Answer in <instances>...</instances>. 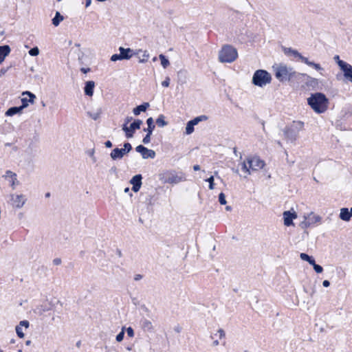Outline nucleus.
I'll return each mask as SVG.
<instances>
[{"instance_id":"nucleus-1","label":"nucleus","mask_w":352,"mask_h":352,"mask_svg":"<svg viewBox=\"0 0 352 352\" xmlns=\"http://www.w3.org/2000/svg\"><path fill=\"white\" fill-rule=\"evenodd\" d=\"M307 103L318 114L324 113L329 106V100L322 93H314L307 98Z\"/></svg>"},{"instance_id":"nucleus-2","label":"nucleus","mask_w":352,"mask_h":352,"mask_svg":"<svg viewBox=\"0 0 352 352\" xmlns=\"http://www.w3.org/2000/svg\"><path fill=\"white\" fill-rule=\"evenodd\" d=\"M242 170L245 173V177L250 175L252 171H257L262 169L265 162L258 157H249L242 164Z\"/></svg>"},{"instance_id":"nucleus-3","label":"nucleus","mask_w":352,"mask_h":352,"mask_svg":"<svg viewBox=\"0 0 352 352\" xmlns=\"http://www.w3.org/2000/svg\"><path fill=\"white\" fill-rule=\"evenodd\" d=\"M238 57V53L234 47L225 45L219 52V60L221 63H232Z\"/></svg>"},{"instance_id":"nucleus-4","label":"nucleus","mask_w":352,"mask_h":352,"mask_svg":"<svg viewBox=\"0 0 352 352\" xmlns=\"http://www.w3.org/2000/svg\"><path fill=\"white\" fill-rule=\"evenodd\" d=\"M276 78L283 82L285 80H289L292 78L296 72L292 68L287 67L285 65L279 64L273 67Z\"/></svg>"},{"instance_id":"nucleus-5","label":"nucleus","mask_w":352,"mask_h":352,"mask_svg":"<svg viewBox=\"0 0 352 352\" xmlns=\"http://www.w3.org/2000/svg\"><path fill=\"white\" fill-rule=\"evenodd\" d=\"M159 179L163 184H176L185 181L186 178L182 175H179L174 170H166L159 174Z\"/></svg>"},{"instance_id":"nucleus-6","label":"nucleus","mask_w":352,"mask_h":352,"mask_svg":"<svg viewBox=\"0 0 352 352\" xmlns=\"http://www.w3.org/2000/svg\"><path fill=\"white\" fill-rule=\"evenodd\" d=\"M271 80L270 74L263 69L256 70L252 77V83L261 87L270 83Z\"/></svg>"},{"instance_id":"nucleus-7","label":"nucleus","mask_w":352,"mask_h":352,"mask_svg":"<svg viewBox=\"0 0 352 352\" xmlns=\"http://www.w3.org/2000/svg\"><path fill=\"white\" fill-rule=\"evenodd\" d=\"M284 52L287 55L292 56L294 58H297L300 60L302 62L305 63L307 65L313 67L317 71H322L323 68L319 63H316L313 61H310L307 58L303 56L301 54H300L297 50H293L292 48H285Z\"/></svg>"},{"instance_id":"nucleus-8","label":"nucleus","mask_w":352,"mask_h":352,"mask_svg":"<svg viewBox=\"0 0 352 352\" xmlns=\"http://www.w3.org/2000/svg\"><path fill=\"white\" fill-rule=\"evenodd\" d=\"M25 195L23 194L12 193L10 195V203L14 208H21L27 201Z\"/></svg>"},{"instance_id":"nucleus-9","label":"nucleus","mask_w":352,"mask_h":352,"mask_svg":"<svg viewBox=\"0 0 352 352\" xmlns=\"http://www.w3.org/2000/svg\"><path fill=\"white\" fill-rule=\"evenodd\" d=\"M208 117L205 115H201L195 118L190 121L188 122L186 126V134L190 135L194 131V126L198 124L200 122L206 121Z\"/></svg>"},{"instance_id":"nucleus-10","label":"nucleus","mask_w":352,"mask_h":352,"mask_svg":"<svg viewBox=\"0 0 352 352\" xmlns=\"http://www.w3.org/2000/svg\"><path fill=\"white\" fill-rule=\"evenodd\" d=\"M142 124V121L140 120H135L129 126H127L126 124H124L122 126V130L125 132L126 138H132L134 131L136 129H139Z\"/></svg>"},{"instance_id":"nucleus-11","label":"nucleus","mask_w":352,"mask_h":352,"mask_svg":"<svg viewBox=\"0 0 352 352\" xmlns=\"http://www.w3.org/2000/svg\"><path fill=\"white\" fill-rule=\"evenodd\" d=\"M338 65L343 72L345 78L352 82V65L343 60L338 61Z\"/></svg>"},{"instance_id":"nucleus-12","label":"nucleus","mask_w":352,"mask_h":352,"mask_svg":"<svg viewBox=\"0 0 352 352\" xmlns=\"http://www.w3.org/2000/svg\"><path fill=\"white\" fill-rule=\"evenodd\" d=\"M284 225L286 226H294L293 220L297 218V213L292 208L289 210L283 212V213Z\"/></svg>"},{"instance_id":"nucleus-13","label":"nucleus","mask_w":352,"mask_h":352,"mask_svg":"<svg viewBox=\"0 0 352 352\" xmlns=\"http://www.w3.org/2000/svg\"><path fill=\"white\" fill-rule=\"evenodd\" d=\"M135 150L142 155L144 159H153L155 157V152L153 150L148 149L142 145L138 146Z\"/></svg>"},{"instance_id":"nucleus-14","label":"nucleus","mask_w":352,"mask_h":352,"mask_svg":"<svg viewBox=\"0 0 352 352\" xmlns=\"http://www.w3.org/2000/svg\"><path fill=\"white\" fill-rule=\"evenodd\" d=\"M142 175H136L130 180V183L133 185L132 190L134 192H138L142 186Z\"/></svg>"},{"instance_id":"nucleus-15","label":"nucleus","mask_w":352,"mask_h":352,"mask_svg":"<svg viewBox=\"0 0 352 352\" xmlns=\"http://www.w3.org/2000/svg\"><path fill=\"white\" fill-rule=\"evenodd\" d=\"M304 219L308 220L309 223L312 226L316 223H319L321 222L322 218L320 216L315 214L314 212H311L307 214L304 215Z\"/></svg>"},{"instance_id":"nucleus-16","label":"nucleus","mask_w":352,"mask_h":352,"mask_svg":"<svg viewBox=\"0 0 352 352\" xmlns=\"http://www.w3.org/2000/svg\"><path fill=\"white\" fill-rule=\"evenodd\" d=\"M126 154L122 148H116L112 150L110 156L113 160H120Z\"/></svg>"},{"instance_id":"nucleus-17","label":"nucleus","mask_w":352,"mask_h":352,"mask_svg":"<svg viewBox=\"0 0 352 352\" xmlns=\"http://www.w3.org/2000/svg\"><path fill=\"white\" fill-rule=\"evenodd\" d=\"M25 94H27L30 97V99L28 100L25 98L21 99L22 105L21 106V107H22L23 109L28 106V102H30V103H34V100L36 98L35 95L30 91H25L23 93V95Z\"/></svg>"},{"instance_id":"nucleus-18","label":"nucleus","mask_w":352,"mask_h":352,"mask_svg":"<svg viewBox=\"0 0 352 352\" xmlns=\"http://www.w3.org/2000/svg\"><path fill=\"white\" fill-rule=\"evenodd\" d=\"M95 88V82L92 80L86 82L85 87L84 88L85 94L86 96H92L94 94V90Z\"/></svg>"},{"instance_id":"nucleus-19","label":"nucleus","mask_w":352,"mask_h":352,"mask_svg":"<svg viewBox=\"0 0 352 352\" xmlns=\"http://www.w3.org/2000/svg\"><path fill=\"white\" fill-rule=\"evenodd\" d=\"M119 51L124 60H129L133 56V50L131 48L120 47Z\"/></svg>"},{"instance_id":"nucleus-20","label":"nucleus","mask_w":352,"mask_h":352,"mask_svg":"<svg viewBox=\"0 0 352 352\" xmlns=\"http://www.w3.org/2000/svg\"><path fill=\"white\" fill-rule=\"evenodd\" d=\"M351 217L352 216H351L348 208H342L340 209V213L339 215V217L340 218V219H342V221H350Z\"/></svg>"},{"instance_id":"nucleus-21","label":"nucleus","mask_w":352,"mask_h":352,"mask_svg":"<svg viewBox=\"0 0 352 352\" xmlns=\"http://www.w3.org/2000/svg\"><path fill=\"white\" fill-rule=\"evenodd\" d=\"M10 48L8 45L0 46V64L4 60L5 58L10 54Z\"/></svg>"},{"instance_id":"nucleus-22","label":"nucleus","mask_w":352,"mask_h":352,"mask_svg":"<svg viewBox=\"0 0 352 352\" xmlns=\"http://www.w3.org/2000/svg\"><path fill=\"white\" fill-rule=\"evenodd\" d=\"M149 107V104L148 102H145L141 105L138 106L137 107L134 108L133 110V113L138 116L140 113V112H144L147 109V108Z\"/></svg>"},{"instance_id":"nucleus-23","label":"nucleus","mask_w":352,"mask_h":352,"mask_svg":"<svg viewBox=\"0 0 352 352\" xmlns=\"http://www.w3.org/2000/svg\"><path fill=\"white\" fill-rule=\"evenodd\" d=\"M142 327L144 331H151L153 329L152 322L147 319H144L142 321Z\"/></svg>"},{"instance_id":"nucleus-24","label":"nucleus","mask_w":352,"mask_h":352,"mask_svg":"<svg viewBox=\"0 0 352 352\" xmlns=\"http://www.w3.org/2000/svg\"><path fill=\"white\" fill-rule=\"evenodd\" d=\"M146 124L148 127L146 129H144V131L148 132V133H152L155 127L153 123V119L152 118H148L146 120Z\"/></svg>"},{"instance_id":"nucleus-25","label":"nucleus","mask_w":352,"mask_h":352,"mask_svg":"<svg viewBox=\"0 0 352 352\" xmlns=\"http://www.w3.org/2000/svg\"><path fill=\"white\" fill-rule=\"evenodd\" d=\"M22 109H23L21 107H11L6 111V115L8 116H14V114H16V113L21 112L22 111Z\"/></svg>"},{"instance_id":"nucleus-26","label":"nucleus","mask_w":352,"mask_h":352,"mask_svg":"<svg viewBox=\"0 0 352 352\" xmlns=\"http://www.w3.org/2000/svg\"><path fill=\"white\" fill-rule=\"evenodd\" d=\"M63 19V16L58 12H56L55 16L52 19V24L56 27Z\"/></svg>"},{"instance_id":"nucleus-27","label":"nucleus","mask_w":352,"mask_h":352,"mask_svg":"<svg viewBox=\"0 0 352 352\" xmlns=\"http://www.w3.org/2000/svg\"><path fill=\"white\" fill-rule=\"evenodd\" d=\"M300 257L302 260L307 261L310 265L314 264V259L305 253H301Z\"/></svg>"},{"instance_id":"nucleus-28","label":"nucleus","mask_w":352,"mask_h":352,"mask_svg":"<svg viewBox=\"0 0 352 352\" xmlns=\"http://www.w3.org/2000/svg\"><path fill=\"white\" fill-rule=\"evenodd\" d=\"M157 124L160 126L163 127L168 124L167 122L164 120V116L163 115H160L156 120Z\"/></svg>"},{"instance_id":"nucleus-29","label":"nucleus","mask_w":352,"mask_h":352,"mask_svg":"<svg viewBox=\"0 0 352 352\" xmlns=\"http://www.w3.org/2000/svg\"><path fill=\"white\" fill-rule=\"evenodd\" d=\"M159 58L160 59L161 64L164 68H166L170 65L169 60L163 54H160L159 56Z\"/></svg>"},{"instance_id":"nucleus-30","label":"nucleus","mask_w":352,"mask_h":352,"mask_svg":"<svg viewBox=\"0 0 352 352\" xmlns=\"http://www.w3.org/2000/svg\"><path fill=\"white\" fill-rule=\"evenodd\" d=\"M8 174L10 175V179H9V182L12 188H14L15 182L16 181V175L15 173H13L11 171H8Z\"/></svg>"},{"instance_id":"nucleus-31","label":"nucleus","mask_w":352,"mask_h":352,"mask_svg":"<svg viewBox=\"0 0 352 352\" xmlns=\"http://www.w3.org/2000/svg\"><path fill=\"white\" fill-rule=\"evenodd\" d=\"M88 116L92 118L93 120H98L100 116V114H101V110H98L97 112H95V113H91V112H88L87 113Z\"/></svg>"},{"instance_id":"nucleus-32","label":"nucleus","mask_w":352,"mask_h":352,"mask_svg":"<svg viewBox=\"0 0 352 352\" xmlns=\"http://www.w3.org/2000/svg\"><path fill=\"white\" fill-rule=\"evenodd\" d=\"M215 336H218L219 340H223L226 338V332L223 329H218Z\"/></svg>"},{"instance_id":"nucleus-33","label":"nucleus","mask_w":352,"mask_h":352,"mask_svg":"<svg viewBox=\"0 0 352 352\" xmlns=\"http://www.w3.org/2000/svg\"><path fill=\"white\" fill-rule=\"evenodd\" d=\"M125 327H122L121 331L116 336V341L120 342L123 340L124 336Z\"/></svg>"},{"instance_id":"nucleus-34","label":"nucleus","mask_w":352,"mask_h":352,"mask_svg":"<svg viewBox=\"0 0 352 352\" xmlns=\"http://www.w3.org/2000/svg\"><path fill=\"white\" fill-rule=\"evenodd\" d=\"M299 226L301 228L305 230L307 228L310 227L311 225L309 223L307 219H304V221H301Z\"/></svg>"},{"instance_id":"nucleus-35","label":"nucleus","mask_w":352,"mask_h":352,"mask_svg":"<svg viewBox=\"0 0 352 352\" xmlns=\"http://www.w3.org/2000/svg\"><path fill=\"white\" fill-rule=\"evenodd\" d=\"M148 58H149L148 53L146 51H144L142 57L140 58L139 62L140 63H145L148 60Z\"/></svg>"},{"instance_id":"nucleus-36","label":"nucleus","mask_w":352,"mask_h":352,"mask_svg":"<svg viewBox=\"0 0 352 352\" xmlns=\"http://www.w3.org/2000/svg\"><path fill=\"white\" fill-rule=\"evenodd\" d=\"M124 60L121 54L120 53L119 54H113L111 56V61H117V60Z\"/></svg>"},{"instance_id":"nucleus-37","label":"nucleus","mask_w":352,"mask_h":352,"mask_svg":"<svg viewBox=\"0 0 352 352\" xmlns=\"http://www.w3.org/2000/svg\"><path fill=\"white\" fill-rule=\"evenodd\" d=\"M38 54L39 50L37 47H33L29 51V54L32 56H36L38 55Z\"/></svg>"},{"instance_id":"nucleus-38","label":"nucleus","mask_w":352,"mask_h":352,"mask_svg":"<svg viewBox=\"0 0 352 352\" xmlns=\"http://www.w3.org/2000/svg\"><path fill=\"white\" fill-rule=\"evenodd\" d=\"M16 333L20 338H23L25 336V334L22 331V329L20 326L16 327Z\"/></svg>"},{"instance_id":"nucleus-39","label":"nucleus","mask_w":352,"mask_h":352,"mask_svg":"<svg viewBox=\"0 0 352 352\" xmlns=\"http://www.w3.org/2000/svg\"><path fill=\"white\" fill-rule=\"evenodd\" d=\"M311 265L313 266V267L316 273H322V272L323 268L320 265H317L315 261H314V264H311Z\"/></svg>"},{"instance_id":"nucleus-40","label":"nucleus","mask_w":352,"mask_h":352,"mask_svg":"<svg viewBox=\"0 0 352 352\" xmlns=\"http://www.w3.org/2000/svg\"><path fill=\"white\" fill-rule=\"evenodd\" d=\"M219 201L221 205L226 204V196L223 192H221L219 195Z\"/></svg>"},{"instance_id":"nucleus-41","label":"nucleus","mask_w":352,"mask_h":352,"mask_svg":"<svg viewBox=\"0 0 352 352\" xmlns=\"http://www.w3.org/2000/svg\"><path fill=\"white\" fill-rule=\"evenodd\" d=\"M206 181L209 183V188L210 190H213L214 189V177L211 176L210 177L207 179Z\"/></svg>"},{"instance_id":"nucleus-42","label":"nucleus","mask_w":352,"mask_h":352,"mask_svg":"<svg viewBox=\"0 0 352 352\" xmlns=\"http://www.w3.org/2000/svg\"><path fill=\"white\" fill-rule=\"evenodd\" d=\"M147 134L146 135V136L143 138V143L145 144H147L150 142L151 141V135L152 133H148V132H146Z\"/></svg>"},{"instance_id":"nucleus-43","label":"nucleus","mask_w":352,"mask_h":352,"mask_svg":"<svg viewBox=\"0 0 352 352\" xmlns=\"http://www.w3.org/2000/svg\"><path fill=\"white\" fill-rule=\"evenodd\" d=\"M131 145L128 142L124 143V148H122V149L124 150V152L126 153H128L131 150Z\"/></svg>"},{"instance_id":"nucleus-44","label":"nucleus","mask_w":352,"mask_h":352,"mask_svg":"<svg viewBox=\"0 0 352 352\" xmlns=\"http://www.w3.org/2000/svg\"><path fill=\"white\" fill-rule=\"evenodd\" d=\"M126 333L130 338H133L134 336V331L131 327L126 329Z\"/></svg>"},{"instance_id":"nucleus-45","label":"nucleus","mask_w":352,"mask_h":352,"mask_svg":"<svg viewBox=\"0 0 352 352\" xmlns=\"http://www.w3.org/2000/svg\"><path fill=\"white\" fill-rule=\"evenodd\" d=\"M170 85V78L166 77V79L162 82V85L165 87H168Z\"/></svg>"},{"instance_id":"nucleus-46","label":"nucleus","mask_w":352,"mask_h":352,"mask_svg":"<svg viewBox=\"0 0 352 352\" xmlns=\"http://www.w3.org/2000/svg\"><path fill=\"white\" fill-rule=\"evenodd\" d=\"M21 327H25V328H28L29 327V322L27 321V320H22L19 322V325Z\"/></svg>"},{"instance_id":"nucleus-47","label":"nucleus","mask_w":352,"mask_h":352,"mask_svg":"<svg viewBox=\"0 0 352 352\" xmlns=\"http://www.w3.org/2000/svg\"><path fill=\"white\" fill-rule=\"evenodd\" d=\"M219 345V340H214L212 342V346L214 347L218 346Z\"/></svg>"},{"instance_id":"nucleus-48","label":"nucleus","mask_w":352,"mask_h":352,"mask_svg":"<svg viewBox=\"0 0 352 352\" xmlns=\"http://www.w3.org/2000/svg\"><path fill=\"white\" fill-rule=\"evenodd\" d=\"M322 285L325 287H327L330 285V283L329 280H324L323 282H322Z\"/></svg>"},{"instance_id":"nucleus-49","label":"nucleus","mask_w":352,"mask_h":352,"mask_svg":"<svg viewBox=\"0 0 352 352\" xmlns=\"http://www.w3.org/2000/svg\"><path fill=\"white\" fill-rule=\"evenodd\" d=\"M310 78V82L311 84H317L318 83V80L316 78H311V77H309Z\"/></svg>"},{"instance_id":"nucleus-50","label":"nucleus","mask_w":352,"mask_h":352,"mask_svg":"<svg viewBox=\"0 0 352 352\" xmlns=\"http://www.w3.org/2000/svg\"><path fill=\"white\" fill-rule=\"evenodd\" d=\"M89 155H90V157H92L93 160L95 162L96 158L94 157V149H92L91 151H89Z\"/></svg>"},{"instance_id":"nucleus-51","label":"nucleus","mask_w":352,"mask_h":352,"mask_svg":"<svg viewBox=\"0 0 352 352\" xmlns=\"http://www.w3.org/2000/svg\"><path fill=\"white\" fill-rule=\"evenodd\" d=\"M105 146L107 147V148H111L112 146V143L111 141L108 140L105 143Z\"/></svg>"},{"instance_id":"nucleus-52","label":"nucleus","mask_w":352,"mask_h":352,"mask_svg":"<svg viewBox=\"0 0 352 352\" xmlns=\"http://www.w3.org/2000/svg\"><path fill=\"white\" fill-rule=\"evenodd\" d=\"M133 120V118L132 117H127L125 120V124L126 125L129 122H131V120Z\"/></svg>"},{"instance_id":"nucleus-53","label":"nucleus","mask_w":352,"mask_h":352,"mask_svg":"<svg viewBox=\"0 0 352 352\" xmlns=\"http://www.w3.org/2000/svg\"><path fill=\"white\" fill-rule=\"evenodd\" d=\"M193 169H194V170H195V171L199 170H200V166H199V165H195V166H193Z\"/></svg>"},{"instance_id":"nucleus-54","label":"nucleus","mask_w":352,"mask_h":352,"mask_svg":"<svg viewBox=\"0 0 352 352\" xmlns=\"http://www.w3.org/2000/svg\"><path fill=\"white\" fill-rule=\"evenodd\" d=\"M81 71H82L84 74H86V73H87V72L89 71V68H87V69H85V68H82V69H81Z\"/></svg>"},{"instance_id":"nucleus-55","label":"nucleus","mask_w":352,"mask_h":352,"mask_svg":"<svg viewBox=\"0 0 352 352\" xmlns=\"http://www.w3.org/2000/svg\"><path fill=\"white\" fill-rule=\"evenodd\" d=\"M91 0H86L85 6L88 7L91 5Z\"/></svg>"},{"instance_id":"nucleus-56","label":"nucleus","mask_w":352,"mask_h":352,"mask_svg":"<svg viewBox=\"0 0 352 352\" xmlns=\"http://www.w3.org/2000/svg\"><path fill=\"white\" fill-rule=\"evenodd\" d=\"M141 278H142V276H141L140 275H137V276L135 277V280H140Z\"/></svg>"},{"instance_id":"nucleus-57","label":"nucleus","mask_w":352,"mask_h":352,"mask_svg":"<svg viewBox=\"0 0 352 352\" xmlns=\"http://www.w3.org/2000/svg\"><path fill=\"white\" fill-rule=\"evenodd\" d=\"M226 210L227 211H230V210H232V208H231V206H226Z\"/></svg>"},{"instance_id":"nucleus-58","label":"nucleus","mask_w":352,"mask_h":352,"mask_svg":"<svg viewBox=\"0 0 352 352\" xmlns=\"http://www.w3.org/2000/svg\"><path fill=\"white\" fill-rule=\"evenodd\" d=\"M334 60H336L337 62H338V61H339V60H340V58H339V56H338V55H337V56H336L334 57Z\"/></svg>"},{"instance_id":"nucleus-59","label":"nucleus","mask_w":352,"mask_h":352,"mask_svg":"<svg viewBox=\"0 0 352 352\" xmlns=\"http://www.w3.org/2000/svg\"><path fill=\"white\" fill-rule=\"evenodd\" d=\"M111 171H113V172H114V173H116V170H117V168H116V167H112V168H111Z\"/></svg>"},{"instance_id":"nucleus-60","label":"nucleus","mask_w":352,"mask_h":352,"mask_svg":"<svg viewBox=\"0 0 352 352\" xmlns=\"http://www.w3.org/2000/svg\"><path fill=\"white\" fill-rule=\"evenodd\" d=\"M6 178H8L9 179H10V174H8V171L6 172Z\"/></svg>"},{"instance_id":"nucleus-61","label":"nucleus","mask_w":352,"mask_h":352,"mask_svg":"<svg viewBox=\"0 0 352 352\" xmlns=\"http://www.w3.org/2000/svg\"><path fill=\"white\" fill-rule=\"evenodd\" d=\"M129 191V188H126L124 189V192H128Z\"/></svg>"},{"instance_id":"nucleus-62","label":"nucleus","mask_w":352,"mask_h":352,"mask_svg":"<svg viewBox=\"0 0 352 352\" xmlns=\"http://www.w3.org/2000/svg\"><path fill=\"white\" fill-rule=\"evenodd\" d=\"M153 61H156L157 60V58L156 57H154L153 59Z\"/></svg>"},{"instance_id":"nucleus-63","label":"nucleus","mask_w":352,"mask_h":352,"mask_svg":"<svg viewBox=\"0 0 352 352\" xmlns=\"http://www.w3.org/2000/svg\"><path fill=\"white\" fill-rule=\"evenodd\" d=\"M349 212H350V213H351V216H352V208H351V210H350V211H349Z\"/></svg>"},{"instance_id":"nucleus-64","label":"nucleus","mask_w":352,"mask_h":352,"mask_svg":"<svg viewBox=\"0 0 352 352\" xmlns=\"http://www.w3.org/2000/svg\"><path fill=\"white\" fill-rule=\"evenodd\" d=\"M49 196H50V193H47L46 197H49Z\"/></svg>"}]
</instances>
